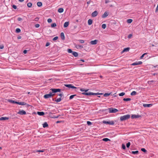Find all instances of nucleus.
Returning a JSON list of instances; mask_svg holds the SVG:
<instances>
[{
	"label": "nucleus",
	"mask_w": 158,
	"mask_h": 158,
	"mask_svg": "<svg viewBox=\"0 0 158 158\" xmlns=\"http://www.w3.org/2000/svg\"><path fill=\"white\" fill-rule=\"evenodd\" d=\"M47 21L48 23H50L52 22V20L51 19H48Z\"/></svg>",
	"instance_id": "49"
},
{
	"label": "nucleus",
	"mask_w": 158,
	"mask_h": 158,
	"mask_svg": "<svg viewBox=\"0 0 158 158\" xmlns=\"http://www.w3.org/2000/svg\"><path fill=\"white\" fill-rule=\"evenodd\" d=\"M64 11V9L62 8H59L58 10V12L59 13H61L63 12Z\"/></svg>",
	"instance_id": "24"
},
{
	"label": "nucleus",
	"mask_w": 158,
	"mask_h": 158,
	"mask_svg": "<svg viewBox=\"0 0 158 158\" xmlns=\"http://www.w3.org/2000/svg\"><path fill=\"white\" fill-rule=\"evenodd\" d=\"M77 48H83V46L80 45H75Z\"/></svg>",
	"instance_id": "17"
},
{
	"label": "nucleus",
	"mask_w": 158,
	"mask_h": 158,
	"mask_svg": "<svg viewBox=\"0 0 158 158\" xmlns=\"http://www.w3.org/2000/svg\"><path fill=\"white\" fill-rule=\"evenodd\" d=\"M110 93H105L104 95V96L105 97H106L107 96H109V95H110Z\"/></svg>",
	"instance_id": "42"
},
{
	"label": "nucleus",
	"mask_w": 158,
	"mask_h": 158,
	"mask_svg": "<svg viewBox=\"0 0 158 158\" xmlns=\"http://www.w3.org/2000/svg\"><path fill=\"white\" fill-rule=\"evenodd\" d=\"M56 26V23H54L51 24V26L52 27H54Z\"/></svg>",
	"instance_id": "35"
},
{
	"label": "nucleus",
	"mask_w": 158,
	"mask_h": 158,
	"mask_svg": "<svg viewBox=\"0 0 158 158\" xmlns=\"http://www.w3.org/2000/svg\"><path fill=\"white\" fill-rule=\"evenodd\" d=\"M136 94H137V93L135 91H132L131 94V95L132 96L135 95Z\"/></svg>",
	"instance_id": "27"
},
{
	"label": "nucleus",
	"mask_w": 158,
	"mask_h": 158,
	"mask_svg": "<svg viewBox=\"0 0 158 158\" xmlns=\"http://www.w3.org/2000/svg\"><path fill=\"white\" fill-rule=\"evenodd\" d=\"M139 151H132V153L133 154H136L138 153Z\"/></svg>",
	"instance_id": "36"
},
{
	"label": "nucleus",
	"mask_w": 158,
	"mask_h": 158,
	"mask_svg": "<svg viewBox=\"0 0 158 158\" xmlns=\"http://www.w3.org/2000/svg\"><path fill=\"white\" fill-rule=\"evenodd\" d=\"M39 20V18L37 17H36L35 19V21H37Z\"/></svg>",
	"instance_id": "62"
},
{
	"label": "nucleus",
	"mask_w": 158,
	"mask_h": 158,
	"mask_svg": "<svg viewBox=\"0 0 158 158\" xmlns=\"http://www.w3.org/2000/svg\"><path fill=\"white\" fill-rule=\"evenodd\" d=\"M102 28L103 29H105L106 27V25L105 24H103L102 26Z\"/></svg>",
	"instance_id": "38"
},
{
	"label": "nucleus",
	"mask_w": 158,
	"mask_h": 158,
	"mask_svg": "<svg viewBox=\"0 0 158 158\" xmlns=\"http://www.w3.org/2000/svg\"><path fill=\"white\" fill-rule=\"evenodd\" d=\"M52 90V91L53 92V93H56L57 92V89H51Z\"/></svg>",
	"instance_id": "32"
},
{
	"label": "nucleus",
	"mask_w": 158,
	"mask_h": 158,
	"mask_svg": "<svg viewBox=\"0 0 158 158\" xmlns=\"http://www.w3.org/2000/svg\"><path fill=\"white\" fill-rule=\"evenodd\" d=\"M35 27L36 28H38L40 27V25L38 24H36L35 25Z\"/></svg>",
	"instance_id": "54"
},
{
	"label": "nucleus",
	"mask_w": 158,
	"mask_h": 158,
	"mask_svg": "<svg viewBox=\"0 0 158 158\" xmlns=\"http://www.w3.org/2000/svg\"><path fill=\"white\" fill-rule=\"evenodd\" d=\"M12 7L13 8H14L15 9H16L17 8V6L15 5H13Z\"/></svg>",
	"instance_id": "52"
},
{
	"label": "nucleus",
	"mask_w": 158,
	"mask_h": 158,
	"mask_svg": "<svg viewBox=\"0 0 158 158\" xmlns=\"http://www.w3.org/2000/svg\"><path fill=\"white\" fill-rule=\"evenodd\" d=\"M102 140L103 141H105V142H107V141H110V139H109L107 138H103L102 139Z\"/></svg>",
	"instance_id": "33"
},
{
	"label": "nucleus",
	"mask_w": 158,
	"mask_h": 158,
	"mask_svg": "<svg viewBox=\"0 0 158 158\" xmlns=\"http://www.w3.org/2000/svg\"><path fill=\"white\" fill-rule=\"evenodd\" d=\"M82 94H83V95H91V92H89V93L84 92V93H82Z\"/></svg>",
	"instance_id": "23"
},
{
	"label": "nucleus",
	"mask_w": 158,
	"mask_h": 158,
	"mask_svg": "<svg viewBox=\"0 0 158 158\" xmlns=\"http://www.w3.org/2000/svg\"><path fill=\"white\" fill-rule=\"evenodd\" d=\"M147 54V53H144L140 57V58L141 59H142L143 58L144 56V55H146Z\"/></svg>",
	"instance_id": "44"
},
{
	"label": "nucleus",
	"mask_w": 158,
	"mask_h": 158,
	"mask_svg": "<svg viewBox=\"0 0 158 158\" xmlns=\"http://www.w3.org/2000/svg\"><path fill=\"white\" fill-rule=\"evenodd\" d=\"M27 6L29 7H31L32 6V4L31 2H28L27 4Z\"/></svg>",
	"instance_id": "29"
},
{
	"label": "nucleus",
	"mask_w": 158,
	"mask_h": 158,
	"mask_svg": "<svg viewBox=\"0 0 158 158\" xmlns=\"http://www.w3.org/2000/svg\"><path fill=\"white\" fill-rule=\"evenodd\" d=\"M44 150H38L36 151V152H43Z\"/></svg>",
	"instance_id": "53"
},
{
	"label": "nucleus",
	"mask_w": 158,
	"mask_h": 158,
	"mask_svg": "<svg viewBox=\"0 0 158 158\" xmlns=\"http://www.w3.org/2000/svg\"><path fill=\"white\" fill-rule=\"evenodd\" d=\"M108 110L110 113H115L118 111L117 109L113 108L112 107L109 108Z\"/></svg>",
	"instance_id": "2"
},
{
	"label": "nucleus",
	"mask_w": 158,
	"mask_h": 158,
	"mask_svg": "<svg viewBox=\"0 0 158 158\" xmlns=\"http://www.w3.org/2000/svg\"><path fill=\"white\" fill-rule=\"evenodd\" d=\"M27 50H25L23 51V53L24 54H26L27 53Z\"/></svg>",
	"instance_id": "63"
},
{
	"label": "nucleus",
	"mask_w": 158,
	"mask_h": 158,
	"mask_svg": "<svg viewBox=\"0 0 158 158\" xmlns=\"http://www.w3.org/2000/svg\"><path fill=\"white\" fill-rule=\"evenodd\" d=\"M141 150L144 152H147V150L144 148H141Z\"/></svg>",
	"instance_id": "47"
},
{
	"label": "nucleus",
	"mask_w": 158,
	"mask_h": 158,
	"mask_svg": "<svg viewBox=\"0 0 158 158\" xmlns=\"http://www.w3.org/2000/svg\"><path fill=\"white\" fill-rule=\"evenodd\" d=\"M57 89V92H60L61 91V89Z\"/></svg>",
	"instance_id": "60"
},
{
	"label": "nucleus",
	"mask_w": 158,
	"mask_h": 158,
	"mask_svg": "<svg viewBox=\"0 0 158 158\" xmlns=\"http://www.w3.org/2000/svg\"><path fill=\"white\" fill-rule=\"evenodd\" d=\"M87 124L89 126L90 125L92 124V123L91 122L89 121H87Z\"/></svg>",
	"instance_id": "43"
},
{
	"label": "nucleus",
	"mask_w": 158,
	"mask_h": 158,
	"mask_svg": "<svg viewBox=\"0 0 158 158\" xmlns=\"http://www.w3.org/2000/svg\"><path fill=\"white\" fill-rule=\"evenodd\" d=\"M53 92H50L49 93V94H51L52 95V96H53L54 94H53Z\"/></svg>",
	"instance_id": "55"
},
{
	"label": "nucleus",
	"mask_w": 158,
	"mask_h": 158,
	"mask_svg": "<svg viewBox=\"0 0 158 158\" xmlns=\"http://www.w3.org/2000/svg\"><path fill=\"white\" fill-rule=\"evenodd\" d=\"M125 93L124 92H122L119 94V95L120 96H122L124 95Z\"/></svg>",
	"instance_id": "40"
},
{
	"label": "nucleus",
	"mask_w": 158,
	"mask_h": 158,
	"mask_svg": "<svg viewBox=\"0 0 158 158\" xmlns=\"http://www.w3.org/2000/svg\"><path fill=\"white\" fill-rule=\"evenodd\" d=\"M18 114L21 115H24L26 114V112L25 111L22 110H19L18 112Z\"/></svg>",
	"instance_id": "5"
},
{
	"label": "nucleus",
	"mask_w": 158,
	"mask_h": 158,
	"mask_svg": "<svg viewBox=\"0 0 158 158\" xmlns=\"http://www.w3.org/2000/svg\"><path fill=\"white\" fill-rule=\"evenodd\" d=\"M130 114H127L123 116H121L120 117V120L121 121H125L128 119L130 118Z\"/></svg>",
	"instance_id": "1"
},
{
	"label": "nucleus",
	"mask_w": 158,
	"mask_h": 158,
	"mask_svg": "<svg viewBox=\"0 0 158 158\" xmlns=\"http://www.w3.org/2000/svg\"><path fill=\"white\" fill-rule=\"evenodd\" d=\"M76 96V95L74 94L71 95L69 97V99L70 100L72 99L75 96Z\"/></svg>",
	"instance_id": "31"
},
{
	"label": "nucleus",
	"mask_w": 158,
	"mask_h": 158,
	"mask_svg": "<svg viewBox=\"0 0 158 158\" xmlns=\"http://www.w3.org/2000/svg\"><path fill=\"white\" fill-rule=\"evenodd\" d=\"M129 50V48H125L122 51V52H128Z\"/></svg>",
	"instance_id": "20"
},
{
	"label": "nucleus",
	"mask_w": 158,
	"mask_h": 158,
	"mask_svg": "<svg viewBox=\"0 0 158 158\" xmlns=\"http://www.w3.org/2000/svg\"><path fill=\"white\" fill-rule=\"evenodd\" d=\"M37 114L40 116H43L44 114V113L43 112H37Z\"/></svg>",
	"instance_id": "15"
},
{
	"label": "nucleus",
	"mask_w": 158,
	"mask_h": 158,
	"mask_svg": "<svg viewBox=\"0 0 158 158\" xmlns=\"http://www.w3.org/2000/svg\"><path fill=\"white\" fill-rule=\"evenodd\" d=\"M122 148L123 149H126L125 145L124 144H122Z\"/></svg>",
	"instance_id": "45"
},
{
	"label": "nucleus",
	"mask_w": 158,
	"mask_h": 158,
	"mask_svg": "<svg viewBox=\"0 0 158 158\" xmlns=\"http://www.w3.org/2000/svg\"><path fill=\"white\" fill-rule=\"evenodd\" d=\"M50 43H49L48 42L46 44V46L47 47V46H48L50 45Z\"/></svg>",
	"instance_id": "59"
},
{
	"label": "nucleus",
	"mask_w": 158,
	"mask_h": 158,
	"mask_svg": "<svg viewBox=\"0 0 158 158\" xmlns=\"http://www.w3.org/2000/svg\"><path fill=\"white\" fill-rule=\"evenodd\" d=\"M68 52L69 53H73V52L72 51V50L71 49H68Z\"/></svg>",
	"instance_id": "41"
},
{
	"label": "nucleus",
	"mask_w": 158,
	"mask_h": 158,
	"mask_svg": "<svg viewBox=\"0 0 158 158\" xmlns=\"http://www.w3.org/2000/svg\"><path fill=\"white\" fill-rule=\"evenodd\" d=\"M9 102H11V103H14L15 101L12 100H9Z\"/></svg>",
	"instance_id": "48"
},
{
	"label": "nucleus",
	"mask_w": 158,
	"mask_h": 158,
	"mask_svg": "<svg viewBox=\"0 0 158 158\" xmlns=\"http://www.w3.org/2000/svg\"><path fill=\"white\" fill-rule=\"evenodd\" d=\"M18 104L20 105H25L26 103L24 102H19Z\"/></svg>",
	"instance_id": "19"
},
{
	"label": "nucleus",
	"mask_w": 158,
	"mask_h": 158,
	"mask_svg": "<svg viewBox=\"0 0 158 158\" xmlns=\"http://www.w3.org/2000/svg\"><path fill=\"white\" fill-rule=\"evenodd\" d=\"M98 41V40H96L91 41L90 43L92 45H95L97 44Z\"/></svg>",
	"instance_id": "7"
},
{
	"label": "nucleus",
	"mask_w": 158,
	"mask_h": 158,
	"mask_svg": "<svg viewBox=\"0 0 158 158\" xmlns=\"http://www.w3.org/2000/svg\"><path fill=\"white\" fill-rule=\"evenodd\" d=\"M140 117V116L139 115H136V114H133L131 116V118L132 119H134L135 118H138Z\"/></svg>",
	"instance_id": "8"
},
{
	"label": "nucleus",
	"mask_w": 158,
	"mask_h": 158,
	"mask_svg": "<svg viewBox=\"0 0 158 158\" xmlns=\"http://www.w3.org/2000/svg\"><path fill=\"white\" fill-rule=\"evenodd\" d=\"M108 15V14L107 12H105L104 14L102 15V18H105Z\"/></svg>",
	"instance_id": "11"
},
{
	"label": "nucleus",
	"mask_w": 158,
	"mask_h": 158,
	"mask_svg": "<svg viewBox=\"0 0 158 158\" xmlns=\"http://www.w3.org/2000/svg\"><path fill=\"white\" fill-rule=\"evenodd\" d=\"M58 39V37L57 36H56V37H54L53 39V41H55V40H57Z\"/></svg>",
	"instance_id": "50"
},
{
	"label": "nucleus",
	"mask_w": 158,
	"mask_h": 158,
	"mask_svg": "<svg viewBox=\"0 0 158 158\" xmlns=\"http://www.w3.org/2000/svg\"><path fill=\"white\" fill-rule=\"evenodd\" d=\"M98 14V12L97 11H95L92 13L91 15L93 17H95Z\"/></svg>",
	"instance_id": "9"
},
{
	"label": "nucleus",
	"mask_w": 158,
	"mask_h": 158,
	"mask_svg": "<svg viewBox=\"0 0 158 158\" xmlns=\"http://www.w3.org/2000/svg\"><path fill=\"white\" fill-rule=\"evenodd\" d=\"M22 20V19L21 18H18V20L19 21H20Z\"/></svg>",
	"instance_id": "61"
},
{
	"label": "nucleus",
	"mask_w": 158,
	"mask_h": 158,
	"mask_svg": "<svg viewBox=\"0 0 158 158\" xmlns=\"http://www.w3.org/2000/svg\"><path fill=\"white\" fill-rule=\"evenodd\" d=\"M131 143L130 142H128L126 144L127 147V148H129L130 145Z\"/></svg>",
	"instance_id": "39"
},
{
	"label": "nucleus",
	"mask_w": 158,
	"mask_h": 158,
	"mask_svg": "<svg viewBox=\"0 0 158 158\" xmlns=\"http://www.w3.org/2000/svg\"><path fill=\"white\" fill-rule=\"evenodd\" d=\"M58 95L61 97L63 96V94H58Z\"/></svg>",
	"instance_id": "64"
},
{
	"label": "nucleus",
	"mask_w": 158,
	"mask_h": 158,
	"mask_svg": "<svg viewBox=\"0 0 158 158\" xmlns=\"http://www.w3.org/2000/svg\"><path fill=\"white\" fill-rule=\"evenodd\" d=\"M37 5L38 6L40 7L42 6V4L41 2H39L37 3Z\"/></svg>",
	"instance_id": "26"
},
{
	"label": "nucleus",
	"mask_w": 158,
	"mask_h": 158,
	"mask_svg": "<svg viewBox=\"0 0 158 158\" xmlns=\"http://www.w3.org/2000/svg\"><path fill=\"white\" fill-rule=\"evenodd\" d=\"M131 99L130 98H123V100L124 101H130L131 100Z\"/></svg>",
	"instance_id": "28"
},
{
	"label": "nucleus",
	"mask_w": 158,
	"mask_h": 158,
	"mask_svg": "<svg viewBox=\"0 0 158 158\" xmlns=\"http://www.w3.org/2000/svg\"><path fill=\"white\" fill-rule=\"evenodd\" d=\"M152 104H144L143 106L144 107H150L152 106Z\"/></svg>",
	"instance_id": "12"
},
{
	"label": "nucleus",
	"mask_w": 158,
	"mask_h": 158,
	"mask_svg": "<svg viewBox=\"0 0 158 158\" xmlns=\"http://www.w3.org/2000/svg\"><path fill=\"white\" fill-rule=\"evenodd\" d=\"M110 2V1L109 0H105V2L106 4H107L108 3H109Z\"/></svg>",
	"instance_id": "56"
},
{
	"label": "nucleus",
	"mask_w": 158,
	"mask_h": 158,
	"mask_svg": "<svg viewBox=\"0 0 158 158\" xmlns=\"http://www.w3.org/2000/svg\"><path fill=\"white\" fill-rule=\"evenodd\" d=\"M142 62L141 61H136L132 64L133 65H140L142 64Z\"/></svg>",
	"instance_id": "6"
},
{
	"label": "nucleus",
	"mask_w": 158,
	"mask_h": 158,
	"mask_svg": "<svg viewBox=\"0 0 158 158\" xmlns=\"http://www.w3.org/2000/svg\"><path fill=\"white\" fill-rule=\"evenodd\" d=\"M4 48V46L3 45H0V49H3Z\"/></svg>",
	"instance_id": "58"
},
{
	"label": "nucleus",
	"mask_w": 158,
	"mask_h": 158,
	"mask_svg": "<svg viewBox=\"0 0 158 158\" xmlns=\"http://www.w3.org/2000/svg\"><path fill=\"white\" fill-rule=\"evenodd\" d=\"M72 54L75 57H77L78 55V53L75 52H73Z\"/></svg>",
	"instance_id": "18"
},
{
	"label": "nucleus",
	"mask_w": 158,
	"mask_h": 158,
	"mask_svg": "<svg viewBox=\"0 0 158 158\" xmlns=\"http://www.w3.org/2000/svg\"><path fill=\"white\" fill-rule=\"evenodd\" d=\"M16 31L17 33H19L21 31V30L19 28H17L16 29Z\"/></svg>",
	"instance_id": "37"
},
{
	"label": "nucleus",
	"mask_w": 158,
	"mask_h": 158,
	"mask_svg": "<svg viewBox=\"0 0 158 158\" xmlns=\"http://www.w3.org/2000/svg\"><path fill=\"white\" fill-rule=\"evenodd\" d=\"M8 119L9 118L7 117H1L0 118V120H4Z\"/></svg>",
	"instance_id": "14"
},
{
	"label": "nucleus",
	"mask_w": 158,
	"mask_h": 158,
	"mask_svg": "<svg viewBox=\"0 0 158 158\" xmlns=\"http://www.w3.org/2000/svg\"><path fill=\"white\" fill-rule=\"evenodd\" d=\"M93 23V21L91 19H89L88 20V24L89 25H91Z\"/></svg>",
	"instance_id": "25"
},
{
	"label": "nucleus",
	"mask_w": 158,
	"mask_h": 158,
	"mask_svg": "<svg viewBox=\"0 0 158 158\" xmlns=\"http://www.w3.org/2000/svg\"><path fill=\"white\" fill-rule=\"evenodd\" d=\"M52 97V95L51 94H46L44 96V98H45L47 99L51 98Z\"/></svg>",
	"instance_id": "10"
},
{
	"label": "nucleus",
	"mask_w": 158,
	"mask_h": 158,
	"mask_svg": "<svg viewBox=\"0 0 158 158\" xmlns=\"http://www.w3.org/2000/svg\"><path fill=\"white\" fill-rule=\"evenodd\" d=\"M61 98H58L55 100V101L57 102H59L61 101Z\"/></svg>",
	"instance_id": "30"
},
{
	"label": "nucleus",
	"mask_w": 158,
	"mask_h": 158,
	"mask_svg": "<svg viewBox=\"0 0 158 158\" xmlns=\"http://www.w3.org/2000/svg\"><path fill=\"white\" fill-rule=\"evenodd\" d=\"M103 123L104 124H109L113 125L114 124V122L113 121H103Z\"/></svg>",
	"instance_id": "3"
},
{
	"label": "nucleus",
	"mask_w": 158,
	"mask_h": 158,
	"mask_svg": "<svg viewBox=\"0 0 158 158\" xmlns=\"http://www.w3.org/2000/svg\"><path fill=\"white\" fill-rule=\"evenodd\" d=\"M48 125L47 123L45 122L43 124V127L44 128H45L46 127H48Z\"/></svg>",
	"instance_id": "22"
},
{
	"label": "nucleus",
	"mask_w": 158,
	"mask_h": 158,
	"mask_svg": "<svg viewBox=\"0 0 158 158\" xmlns=\"http://www.w3.org/2000/svg\"><path fill=\"white\" fill-rule=\"evenodd\" d=\"M69 22H65L64 24V27H67L69 25Z\"/></svg>",
	"instance_id": "16"
},
{
	"label": "nucleus",
	"mask_w": 158,
	"mask_h": 158,
	"mask_svg": "<svg viewBox=\"0 0 158 158\" xmlns=\"http://www.w3.org/2000/svg\"><path fill=\"white\" fill-rule=\"evenodd\" d=\"M65 86L69 88H71L73 89H75L77 88L74 86L72 85V84H65Z\"/></svg>",
	"instance_id": "4"
},
{
	"label": "nucleus",
	"mask_w": 158,
	"mask_h": 158,
	"mask_svg": "<svg viewBox=\"0 0 158 158\" xmlns=\"http://www.w3.org/2000/svg\"><path fill=\"white\" fill-rule=\"evenodd\" d=\"M132 21V20L131 19H129L127 20V22L128 23H131Z\"/></svg>",
	"instance_id": "34"
},
{
	"label": "nucleus",
	"mask_w": 158,
	"mask_h": 158,
	"mask_svg": "<svg viewBox=\"0 0 158 158\" xmlns=\"http://www.w3.org/2000/svg\"><path fill=\"white\" fill-rule=\"evenodd\" d=\"M132 35L131 34H129L128 36V38L129 39H131L132 37Z\"/></svg>",
	"instance_id": "51"
},
{
	"label": "nucleus",
	"mask_w": 158,
	"mask_h": 158,
	"mask_svg": "<svg viewBox=\"0 0 158 158\" xmlns=\"http://www.w3.org/2000/svg\"><path fill=\"white\" fill-rule=\"evenodd\" d=\"M91 95H98L100 94H102V93H93L92 92H91Z\"/></svg>",
	"instance_id": "21"
},
{
	"label": "nucleus",
	"mask_w": 158,
	"mask_h": 158,
	"mask_svg": "<svg viewBox=\"0 0 158 158\" xmlns=\"http://www.w3.org/2000/svg\"><path fill=\"white\" fill-rule=\"evenodd\" d=\"M78 41L81 43H83L84 42V41L83 40H78Z\"/></svg>",
	"instance_id": "46"
},
{
	"label": "nucleus",
	"mask_w": 158,
	"mask_h": 158,
	"mask_svg": "<svg viewBox=\"0 0 158 158\" xmlns=\"http://www.w3.org/2000/svg\"><path fill=\"white\" fill-rule=\"evenodd\" d=\"M60 37L61 38V39L63 40H64L65 39V36L63 32H61L60 33Z\"/></svg>",
	"instance_id": "13"
},
{
	"label": "nucleus",
	"mask_w": 158,
	"mask_h": 158,
	"mask_svg": "<svg viewBox=\"0 0 158 158\" xmlns=\"http://www.w3.org/2000/svg\"><path fill=\"white\" fill-rule=\"evenodd\" d=\"M85 89H84L83 88H81L80 89V90L81 91V92H84V91H85Z\"/></svg>",
	"instance_id": "57"
}]
</instances>
